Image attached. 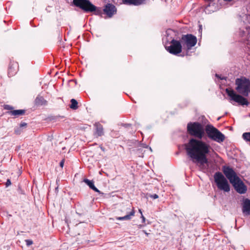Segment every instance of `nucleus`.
<instances>
[{
  "label": "nucleus",
  "instance_id": "f257e3e1",
  "mask_svg": "<svg viewBox=\"0 0 250 250\" xmlns=\"http://www.w3.org/2000/svg\"><path fill=\"white\" fill-rule=\"evenodd\" d=\"M205 130L203 125L199 122H189L187 125L188 133L196 138L190 139L185 144V149L187 155L201 169L205 168V164H208V156L213 150L209 144L202 140Z\"/></svg>",
  "mask_w": 250,
  "mask_h": 250
},
{
  "label": "nucleus",
  "instance_id": "f03ea898",
  "mask_svg": "<svg viewBox=\"0 0 250 250\" xmlns=\"http://www.w3.org/2000/svg\"><path fill=\"white\" fill-rule=\"evenodd\" d=\"M235 83L236 85L235 89L238 93L232 89H225L229 100L235 102L241 105H249L250 103L245 97H248L250 93V80L245 77H242L237 78Z\"/></svg>",
  "mask_w": 250,
  "mask_h": 250
},
{
  "label": "nucleus",
  "instance_id": "7ed1b4c3",
  "mask_svg": "<svg viewBox=\"0 0 250 250\" xmlns=\"http://www.w3.org/2000/svg\"><path fill=\"white\" fill-rule=\"evenodd\" d=\"M71 5L79 8L84 13L94 12V14L98 16L102 14L101 8L96 6L89 0H73Z\"/></svg>",
  "mask_w": 250,
  "mask_h": 250
},
{
  "label": "nucleus",
  "instance_id": "20e7f679",
  "mask_svg": "<svg viewBox=\"0 0 250 250\" xmlns=\"http://www.w3.org/2000/svg\"><path fill=\"white\" fill-rule=\"evenodd\" d=\"M205 131L208 138L216 142H223L225 139V135L211 125H207Z\"/></svg>",
  "mask_w": 250,
  "mask_h": 250
},
{
  "label": "nucleus",
  "instance_id": "39448f33",
  "mask_svg": "<svg viewBox=\"0 0 250 250\" xmlns=\"http://www.w3.org/2000/svg\"><path fill=\"white\" fill-rule=\"evenodd\" d=\"M213 177L214 182L219 189L225 192H229L230 191V185L228 179H227L223 173L217 171L214 173Z\"/></svg>",
  "mask_w": 250,
  "mask_h": 250
},
{
  "label": "nucleus",
  "instance_id": "423d86ee",
  "mask_svg": "<svg viewBox=\"0 0 250 250\" xmlns=\"http://www.w3.org/2000/svg\"><path fill=\"white\" fill-rule=\"evenodd\" d=\"M181 42L173 39L170 42L169 46H166V49L170 54L177 55L180 53L182 50Z\"/></svg>",
  "mask_w": 250,
  "mask_h": 250
},
{
  "label": "nucleus",
  "instance_id": "0eeeda50",
  "mask_svg": "<svg viewBox=\"0 0 250 250\" xmlns=\"http://www.w3.org/2000/svg\"><path fill=\"white\" fill-rule=\"evenodd\" d=\"M183 45H186L188 49L194 46L197 43L196 37L192 34L183 35L181 39Z\"/></svg>",
  "mask_w": 250,
  "mask_h": 250
},
{
  "label": "nucleus",
  "instance_id": "6e6552de",
  "mask_svg": "<svg viewBox=\"0 0 250 250\" xmlns=\"http://www.w3.org/2000/svg\"><path fill=\"white\" fill-rule=\"evenodd\" d=\"M222 170L224 175L226 176L225 177L229 180L230 183H232L235 180H236V179H239V177L235 171L229 166H223Z\"/></svg>",
  "mask_w": 250,
  "mask_h": 250
},
{
  "label": "nucleus",
  "instance_id": "1a4fd4ad",
  "mask_svg": "<svg viewBox=\"0 0 250 250\" xmlns=\"http://www.w3.org/2000/svg\"><path fill=\"white\" fill-rule=\"evenodd\" d=\"M235 190L240 194H244L247 190V187L239 177L231 183Z\"/></svg>",
  "mask_w": 250,
  "mask_h": 250
},
{
  "label": "nucleus",
  "instance_id": "9d476101",
  "mask_svg": "<svg viewBox=\"0 0 250 250\" xmlns=\"http://www.w3.org/2000/svg\"><path fill=\"white\" fill-rule=\"evenodd\" d=\"M103 11L108 18H111L116 13L117 8L113 4L107 3L104 6Z\"/></svg>",
  "mask_w": 250,
  "mask_h": 250
},
{
  "label": "nucleus",
  "instance_id": "9b49d317",
  "mask_svg": "<svg viewBox=\"0 0 250 250\" xmlns=\"http://www.w3.org/2000/svg\"><path fill=\"white\" fill-rule=\"evenodd\" d=\"M19 70V64L17 62L10 61L8 70V74L9 77L13 76L16 74Z\"/></svg>",
  "mask_w": 250,
  "mask_h": 250
},
{
  "label": "nucleus",
  "instance_id": "f8f14e48",
  "mask_svg": "<svg viewBox=\"0 0 250 250\" xmlns=\"http://www.w3.org/2000/svg\"><path fill=\"white\" fill-rule=\"evenodd\" d=\"M242 211L247 215L250 214V200L248 198H244L243 200Z\"/></svg>",
  "mask_w": 250,
  "mask_h": 250
},
{
  "label": "nucleus",
  "instance_id": "ddd939ff",
  "mask_svg": "<svg viewBox=\"0 0 250 250\" xmlns=\"http://www.w3.org/2000/svg\"><path fill=\"white\" fill-rule=\"evenodd\" d=\"M83 182L85 183L89 188L94 191L99 193L100 194L103 195L104 193L100 191L94 185V182L93 180H90L87 178H84Z\"/></svg>",
  "mask_w": 250,
  "mask_h": 250
},
{
  "label": "nucleus",
  "instance_id": "4468645a",
  "mask_svg": "<svg viewBox=\"0 0 250 250\" xmlns=\"http://www.w3.org/2000/svg\"><path fill=\"white\" fill-rule=\"evenodd\" d=\"M145 0H122L123 4L128 5H140L144 3Z\"/></svg>",
  "mask_w": 250,
  "mask_h": 250
},
{
  "label": "nucleus",
  "instance_id": "2eb2a0df",
  "mask_svg": "<svg viewBox=\"0 0 250 250\" xmlns=\"http://www.w3.org/2000/svg\"><path fill=\"white\" fill-rule=\"evenodd\" d=\"M94 126L96 129L95 134L98 137L103 136L104 134L103 125L99 123H96Z\"/></svg>",
  "mask_w": 250,
  "mask_h": 250
},
{
  "label": "nucleus",
  "instance_id": "dca6fc26",
  "mask_svg": "<svg viewBox=\"0 0 250 250\" xmlns=\"http://www.w3.org/2000/svg\"><path fill=\"white\" fill-rule=\"evenodd\" d=\"M35 104L36 106L45 105L47 102L42 96L38 95L35 100Z\"/></svg>",
  "mask_w": 250,
  "mask_h": 250
},
{
  "label": "nucleus",
  "instance_id": "f3484780",
  "mask_svg": "<svg viewBox=\"0 0 250 250\" xmlns=\"http://www.w3.org/2000/svg\"><path fill=\"white\" fill-rule=\"evenodd\" d=\"M8 114L10 115L15 116L16 117H18L19 116L25 114V110L24 109H17V110H13L10 111H8Z\"/></svg>",
  "mask_w": 250,
  "mask_h": 250
},
{
  "label": "nucleus",
  "instance_id": "a211bd4d",
  "mask_svg": "<svg viewBox=\"0 0 250 250\" xmlns=\"http://www.w3.org/2000/svg\"><path fill=\"white\" fill-rule=\"evenodd\" d=\"M135 211L132 209L128 214L123 217H117L116 219L117 220H129L131 219V217L134 216Z\"/></svg>",
  "mask_w": 250,
  "mask_h": 250
},
{
  "label": "nucleus",
  "instance_id": "6ab92c4d",
  "mask_svg": "<svg viewBox=\"0 0 250 250\" xmlns=\"http://www.w3.org/2000/svg\"><path fill=\"white\" fill-rule=\"evenodd\" d=\"M71 104L69 105V107L71 109L73 110H76L78 109V102L74 99H72L70 100Z\"/></svg>",
  "mask_w": 250,
  "mask_h": 250
},
{
  "label": "nucleus",
  "instance_id": "aec40b11",
  "mask_svg": "<svg viewBox=\"0 0 250 250\" xmlns=\"http://www.w3.org/2000/svg\"><path fill=\"white\" fill-rule=\"evenodd\" d=\"M175 34V31L174 30L171 29H168L166 31V35L169 37H170V38H172L171 36Z\"/></svg>",
  "mask_w": 250,
  "mask_h": 250
},
{
  "label": "nucleus",
  "instance_id": "412c9836",
  "mask_svg": "<svg viewBox=\"0 0 250 250\" xmlns=\"http://www.w3.org/2000/svg\"><path fill=\"white\" fill-rule=\"evenodd\" d=\"M148 197L156 199L158 198V195L156 194H151L150 193H146V198H148Z\"/></svg>",
  "mask_w": 250,
  "mask_h": 250
},
{
  "label": "nucleus",
  "instance_id": "4be33fe9",
  "mask_svg": "<svg viewBox=\"0 0 250 250\" xmlns=\"http://www.w3.org/2000/svg\"><path fill=\"white\" fill-rule=\"evenodd\" d=\"M3 108L5 110H13L14 107L8 104H5L3 105Z\"/></svg>",
  "mask_w": 250,
  "mask_h": 250
},
{
  "label": "nucleus",
  "instance_id": "5701e85b",
  "mask_svg": "<svg viewBox=\"0 0 250 250\" xmlns=\"http://www.w3.org/2000/svg\"><path fill=\"white\" fill-rule=\"evenodd\" d=\"M14 132L17 135H20L21 132V128H20V127L15 128L14 129Z\"/></svg>",
  "mask_w": 250,
  "mask_h": 250
},
{
  "label": "nucleus",
  "instance_id": "b1692460",
  "mask_svg": "<svg viewBox=\"0 0 250 250\" xmlns=\"http://www.w3.org/2000/svg\"><path fill=\"white\" fill-rule=\"evenodd\" d=\"M25 242L26 243V245L28 247L30 246L33 243V241L31 239H26L25 240Z\"/></svg>",
  "mask_w": 250,
  "mask_h": 250
},
{
  "label": "nucleus",
  "instance_id": "393cba45",
  "mask_svg": "<svg viewBox=\"0 0 250 250\" xmlns=\"http://www.w3.org/2000/svg\"><path fill=\"white\" fill-rule=\"evenodd\" d=\"M206 2H208V4L206 6V9H207L208 7L210 6V4L213 2L215 0H205Z\"/></svg>",
  "mask_w": 250,
  "mask_h": 250
},
{
  "label": "nucleus",
  "instance_id": "a878e982",
  "mask_svg": "<svg viewBox=\"0 0 250 250\" xmlns=\"http://www.w3.org/2000/svg\"><path fill=\"white\" fill-rule=\"evenodd\" d=\"M27 126V124L25 122H21L20 125V127H26Z\"/></svg>",
  "mask_w": 250,
  "mask_h": 250
},
{
  "label": "nucleus",
  "instance_id": "bb28decb",
  "mask_svg": "<svg viewBox=\"0 0 250 250\" xmlns=\"http://www.w3.org/2000/svg\"><path fill=\"white\" fill-rule=\"evenodd\" d=\"M139 212L141 213V218L142 219V222L143 223H145V221H146V218L145 217L143 216V215L142 214V211L141 209H139Z\"/></svg>",
  "mask_w": 250,
  "mask_h": 250
},
{
  "label": "nucleus",
  "instance_id": "cd10ccee",
  "mask_svg": "<svg viewBox=\"0 0 250 250\" xmlns=\"http://www.w3.org/2000/svg\"><path fill=\"white\" fill-rule=\"evenodd\" d=\"M11 184V182L10 180L8 179L7 180V181H6V184H5L6 187H7L9 186H10Z\"/></svg>",
  "mask_w": 250,
  "mask_h": 250
},
{
  "label": "nucleus",
  "instance_id": "c85d7f7f",
  "mask_svg": "<svg viewBox=\"0 0 250 250\" xmlns=\"http://www.w3.org/2000/svg\"><path fill=\"white\" fill-rule=\"evenodd\" d=\"M123 126L125 128H128L131 126V125L130 124H124Z\"/></svg>",
  "mask_w": 250,
  "mask_h": 250
},
{
  "label": "nucleus",
  "instance_id": "c756f323",
  "mask_svg": "<svg viewBox=\"0 0 250 250\" xmlns=\"http://www.w3.org/2000/svg\"><path fill=\"white\" fill-rule=\"evenodd\" d=\"M64 159H62L60 163V166L61 167H63V165H64Z\"/></svg>",
  "mask_w": 250,
  "mask_h": 250
},
{
  "label": "nucleus",
  "instance_id": "7c9ffc66",
  "mask_svg": "<svg viewBox=\"0 0 250 250\" xmlns=\"http://www.w3.org/2000/svg\"><path fill=\"white\" fill-rule=\"evenodd\" d=\"M215 76H216V77L217 78H219L221 80H226V78L225 77H220L219 75L218 74H216Z\"/></svg>",
  "mask_w": 250,
  "mask_h": 250
},
{
  "label": "nucleus",
  "instance_id": "2f4dec72",
  "mask_svg": "<svg viewBox=\"0 0 250 250\" xmlns=\"http://www.w3.org/2000/svg\"><path fill=\"white\" fill-rule=\"evenodd\" d=\"M141 146L144 148H147L148 147L147 145L144 143L142 144Z\"/></svg>",
  "mask_w": 250,
  "mask_h": 250
},
{
  "label": "nucleus",
  "instance_id": "473e14b6",
  "mask_svg": "<svg viewBox=\"0 0 250 250\" xmlns=\"http://www.w3.org/2000/svg\"><path fill=\"white\" fill-rule=\"evenodd\" d=\"M202 30V25H200L199 32L201 33Z\"/></svg>",
  "mask_w": 250,
  "mask_h": 250
},
{
  "label": "nucleus",
  "instance_id": "72a5a7b5",
  "mask_svg": "<svg viewBox=\"0 0 250 250\" xmlns=\"http://www.w3.org/2000/svg\"><path fill=\"white\" fill-rule=\"evenodd\" d=\"M143 231L146 234V236H148L149 233H147L146 230H143Z\"/></svg>",
  "mask_w": 250,
  "mask_h": 250
},
{
  "label": "nucleus",
  "instance_id": "f704fd0d",
  "mask_svg": "<svg viewBox=\"0 0 250 250\" xmlns=\"http://www.w3.org/2000/svg\"><path fill=\"white\" fill-rule=\"evenodd\" d=\"M101 149H102V150H103V151L104 150V148H103L102 147H101Z\"/></svg>",
  "mask_w": 250,
  "mask_h": 250
},
{
  "label": "nucleus",
  "instance_id": "c9c22d12",
  "mask_svg": "<svg viewBox=\"0 0 250 250\" xmlns=\"http://www.w3.org/2000/svg\"><path fill=\"white\" fill-rule=\"evenodd\" d=\"M220 118H221V117H219V118H218L217 120H218H218H219L220 119Z\"/></svg>",
  "mask_w": 250,
  "mask_h": 250
},
{
  "label": "nucleus",
  "instance_id": "e433bc0d",
  "mask_svg": "<svg viewBox=\"0 0 250 250\" xmlns=\"http://www.w3.org/2000/svg\"><path fill=\"white\" fill-rule=\"evenodd\" d=\"M149 149H150V150H151L152 151V149L151 147H149Z\"/></svg>",
  "mask_w": 250,
  "mask_h": 250
}]
</instances>
